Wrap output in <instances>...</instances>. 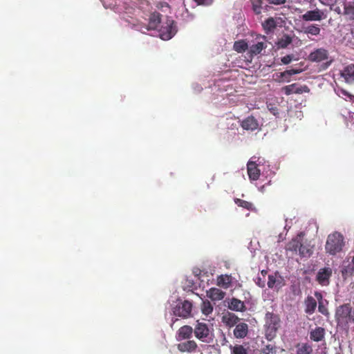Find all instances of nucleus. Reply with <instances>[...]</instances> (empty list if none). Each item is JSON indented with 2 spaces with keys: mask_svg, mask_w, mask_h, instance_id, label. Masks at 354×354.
Wrapping results in <instances>:
<instances>
[{
  "mask_svg": "<svg viewBox=\"0 0 354 354\" xmlns=\"http://www.w3.org/2000/svg\"><path fill=\"white\" fill-rule=\"evenodd\" d=\"M241 127L247 131H254L258 129L259 123L254 117L250 115L241 122Z\"/></svg>",
  "mask_w": 354,
  "mask_h": 354,
  "instance_id": "13",
  "label": "nucleus"
},
{
  "mask_svg": "<svg viewBox=\"0 0 354 354\" xmlns=\"http://www.w3.org/2000/svg\"><path fill=\"white\" fill-rule=\"evenodd\" d=\"M320 31H321V29L319 27V26L315 25V24H311V25L307 26L306 28H305V29L304 30V33L308 34V35H311L313 36H317V35H319Z\"/></svg>",
  "mask_w": 354,
  "mask_h": 354,
  "instance_id": "29",
  "label": "nucleus"
},
{
  "mask_svg": "<svg viewBox=\"0 0 354 354\" xmlns=\"http://www.w3.org/2000/svg\"><path fill=\"white\" fill-rule=\"evenodd\" d=\"M178 320V318H172V319H171V327H173V325L174 324V323H175L176 322H177Z\"/></svg>",
  "mask_w": 354,
  "mask_h": 354,
  "instance_id": "50",
  "label": "nucleus"
},
{
  "mask_svg": "<svg viewBox=\"0 0 354 354\" xmlns=\"http://www.w3.org/2000/svg\"><path fill=\"white\" fill-rule=\"evenodd\" d=\"M351 313V305L344 304L339 306L335 312V319L338 324L349 323V315Z\"/></svg>",
  "mask_w": 354,
  "mask_h": 354,
  "instance_id": "5",
  "label": "nucleus"
},
{
  "mask_svg": "<svg viewBox=\"0 0 354 354\" xmlns=\"http://www.w3.org/2000/svg\"><path fill=\"white\" fill-rule=\"evenodd\" d=\"M268 286L269 288H280L281 286V281L280 279H277L276 274H270L268 275Z\"/></svg>",
  "mask_w": 354,
  "mask_h": 354,
  "instance_id": "28",
  "label": "nucleus"
},
{
  "mask_svg": "<svg viewBox=\"0 0 354 354\" xmlns=\"http://www.w3.org/2000/svg\"><path fill=\"white\" fill-rule=\"evenodd\" d=\"M344 245V237L339 232H334L328 236L325 250L330 255H335L342 251Z\"/></svg>",
  "mask_w": 354,
  "mask_h": 354,
  "instance_id": "2",
  "label": "nucleus"
},
{
  "mask_svg": "<svg viewBox=\"0 0 354 354\" xmlns=\"http://www.w3.org/2000/svg\"><path fill=\"white\" fill-rule=\"evenodd\" d=\"M234 203L239 206L241 207L248 210H252L253 209V204L250 202L240 199L235 198Z\"/></svg>",
  "mask_w": 354,
  "mask_h": 354,
  "instance_id": "31",
  "label": "nucleus"
},
{
  "mask_svg": "<svg viewBox=\"0 0 354 354\" xmlns=\"http://www.w3.org/2000/svg\"><path fill=\"white\" fill-rule=\"evenodd\" d=\"M233 48L237 53H241L245 52L248 48V45L245 40L241 39L234 42Z\"/></svg>",
  "mask_w": 354,
  "mask_h": 354,
  "instance_id": "27",
  "label": "nucleus"
},
{
  "mask_svg": "<svg viewBox=\"0 0 354 354\" xmlns=\"http://www.w3.org/2000/svg\"><path fill=\"white\" fill-rule=\"evenodd\" d=\"M315 297L317 299V300L319 301H322V295L319 292H315Z\"/></svg>",
  "mask_w": 354,
  "mask_h": 354,
  "instance_id": "49",
  "label": "nucleus"
},
{
  "mask_svg": "<svg viewBox=\"0 0 354 354\" xmlns=\"http://www.w3.org/2000/svg\"><path fill=\"white\" fill-rule=\"evenodd\" d=\"M270 4L281 5L286 3V0H267Z\"/></svg>",
  "mask_w": 354,
  "mask_h": 354,
  "instance_id": "45",
  "label": "nucleus"
},
{
  "mask_svg": "<svg viewBox=\"0 0 354 354\" xmlns=\"http://www.w3.org/2000/svg\"><path fill=\"white\" fill-rule=\"evenodd\" d=\"M192 303L188 300L178 302L173 308V315L183 319L192 317Z\"/></svg>",
  "mask_w": 354,
  "mask_h": 354,
  "instance_id": "3",
  "label": "nucleus"
},
{
  "mask_svg": "<svg viewBox=\"0 0 354 354\" xmlns=\"http://www.w3.org/2000/svg\"><path fill=\"white\" fill-rule=\"evenodd\" d=\"M248 333V326L245 323H239L236 325L234 330V335L236 338L242 339L247 336Z\"/></svg>",
  "mask_w": 354,
  "mask_h": 354,
  "instance_id": "18",
  "label": "nucleus"
},
{
  "mask_svg": "<svg viewBox=\"0 0 354 354\" xmlns=\"http://www.w3.org/2000/svg\"><path fill=\"white\" fill-rule=\"evenodd\" d=\"M198 5L208 6L212 3V0H194Z\"/></svg>",
  "mask_w": 354,
  "mask_h": 354,
  "instance_id": "44",
  "label": "nucleus"
},
{
  "mask_svg": "<svg viewBox=\"0 0 354 354\" xmlns=\"http://www.w3.org/2000/svg\"><path fill=\"white\" fill-rule=\"evenodd\" d=\"M263 354H275L276 347L271 344H268L261 350Z\"/></svg>",
  "mask_w": 354,
  "mask_h": 354,
  "instance_id": "36",
  "label": "nucleus"
},
{
  "mask_svg": "<svg viewBox=\"0 0 354 354\" xmlns=\"http://www.w3.org/2000/svg\"><path fill=\"white\" fill-rule=\"evenodd\" d=\"M263 26L265 30L270 31L276 27L275 21L272 18H269L265 21L263 24Z\"/></svg>",
  "mask_w": 354,
  "mask_h": 354,
  "instance_id": "33",
  "label": "nucleus"
},
{
  "mask_svg": "<svg viewBox=\"0 0 354 354\" xmlns=\"http://www.w3.org/2000/svg\"><path fill=\"white\" fill-rule=\"evenodd\" d=\"M257 284L258 285V286H259L261 288H264L265 287V281H261V278H258Z\"/></svg>",
  "mask_w": 354,
  "mask_h": 354,
  "instance_id": "48",
  "label": "nucleus"
},
{
  "mask_svg": "<svg viewBox=\"0 0 354 354\" xmlns=\"http://www.w3.org/2000/svg\"><path fill=\"white\" fill-rule=\"evenodd\" d=\"M160 24V14H153L150 17L147 30H156Z\"/></svg>",
  "mask_w": 354,
  "mask_h": 354,
  "instance_id": "24",
  "label": "nucleus"
},
{
  "mask_svg": "<svg viewBox=\"0 0 354 354\" xmlns=\"http://www.w3.org/2000/svg\"><path fill=\"white\" fill-rule=\"evenodd\" d=\"M228 308L234 311L244 312L246 309L243 301L236 298H232L228 304Z\"/></svg>",
  "mask_w": 354,
  "mask_h": 354,
  "instance_id": "21",
  "label": "nucleus"
},
{
  "mask_svg": "<svg viewBox=\"0 0 354 354\" xmlns=\"http://www.w3.org/2000/svg\"><path fill=\"white\" fill-rule=\"evenodd\" d=\"M318 310L320 313H322L326 317H328L330 315L329 311L327 307L324 304L323 301H319L318 305Z\"/></svg>",
  "mask_w": 354,
  "mask_h": 354,
  "instance_id": "37",
  "label": "nucleus"
},
{
  "mask_svg": "<svg viewBox=\"0 0 354 354\" xmlns=\"http://www.w3.org/2000/svg\"><path fill=\"white\" fill-rule=\"evenodd\" d=\"M176 29L174 21L171 20L167 22V26L161 30V37L162 39H169L176 33Z\"/></svg>",
  "mask_w": 354,
  "mask_h": 354,
  "instance_id": "9",
  "label": "nucleus"
},
{
  "mask_svg": "<svg viewBox=\"0 0 354 354\" xmlns=\"http://www.w3.org/2000/svg\"><path fill=\"white\" fill-rule=\"evenodd\" d=\"M332 270L329 268H322L319 270L317 275V280L322 285H325L328 283L330 277L331 276Z\"/></svg>",
  "mask_w": 354,
  "mask_h": 354,
  "instance_id": "15",
  "label": "nucleus"
},
{
  "mask_svg": "<svg viewBox=\"0 0 354 354\" xmlns=\"http://www.w3.org/2000/svg\"><path fill=\"white\" fill-rule=\"evenodd\" d=\"M201 311H202L203 314H204L205 315H208L212 313L213 306H212V304L210 303V301H209L208 300L203 301L202 306H201Z\"/></svg>",
  "mask_w": 354,
  "mask_h": 354,
  "instance_id": "32",
  "label": "nucleus"
},
{
  "mask_svg": "<svg viewBox=\"0 0 354 354\" xmlns=\"http://www.w3.org/2000/svg\"><path fill=\"white\" fill-rule=\"evenodd\" d=\"M343 14L347 16L349 19L354 20V4H345Z\"/></svg>",
  "mask_w": 354,
  "mask_h": 354,
  "instance_id": "30",
  "label": "nucleus"
},
{
  "mask_svg": "<svg viewBox=\"0 0 354 354\" xmlns=\"http://www.w3.org/2000/svg\"><path fill=\"white\" fill-rule=\"evenodd\" d=\"M335 11H336L338 14H340V13H341V10H340V8H337L335 9Z\"/></svg>",
  "mask_w": 354,
  "mask_h": 354,
  "instance_id": "52",
  "label": "nucleus"
},
{
  "mask_svg": "<svg viewBox=\"0 0 354 354\" xmlns=\"http://www.w3.org/2000/svg\"><path fill=\"white\" fill-rule=\"evenodd\" d=\"M257 42L249 48L248 54L252 59L253 57L259 55L263 50L267 48V41L266 36L258 35L256 37Z\"/></svg>",
  "mask_w": 354,
  "mask_h": 354,
  "instance_id": "6",
  "label": "nucleus"
},
{
  "mask_svg": "<svg viewBox=\"0 0 354 354\" xmlns=\"http://www.w3.org/2000/svg\"><path fill=\"white\" fill-rule=\"evenodd\" d=\"M281 319L277 314L267 312L265 315L266 338L271 341L273 339L280 327Z\"/></svg>",
  "mask_w": 354,
  "mask_h": 354,
  "instance_id": "1",
  "label": "nucleus"
},
{
  "mask_svg": "<svg viewBox=\"0 0 354 354\" xmlns=\"http://www.w3.org/2000/svg\"><path fill=\"white\" fill-rule=\"evenodd\" d=\"M319 1L324 6H328L330 3L333 4L334 3H336L337 0H319Z\"/></svg>",
  "mask_w": 354,
  "mask_h": 354,
  "instance_id": "46",
  "label": "nucleus"
},
{
  "mask_svg": "<svg viewBox=\"0 0 354 354\" xmlns=\"http://www.w3.org/2000/svg\"><path fill=\"white\" fill-rule=\"evenodd\" d=\"M324 12L318 8L308 10L301 18L304 21H320L324 18Z\"/></svg>",
  "mask_w": 354,
  "mask_h": 354,
  "instance_id": "8",
  "label": "nucleus"
},
{
  "mask_svg": "<svg viewBox=\"0 0 354 354\" xmlns=\"http://www.w3.org/2000/svg\"><path fill=\"white\" fill-rule=\"evenodd\" d=\"M292 42L291 37L288 35H284L278 42L279 47L282 48H286Z\"/></svg>",
  "mask_w": 354,
  "mask_h": 354,
  "instance_id": "34",
  "label": "nucleus"
},
{
  "mask_svg": "<svg viewBox=\"0 0 354 354\" xmlns=\"http://www.w3.org/2000/svg\"><path fill=\"white\" fill-rule=\"evenodd\" d=\"M251 2L253 6L254 11L257 14L260 13L262 1L261 0H251Z\"/></svg>",
  "mask_w": 354,
  "mask_h": 354,
  "instance_id": "38",
  "label": "nucleus"
},
{
  "mask_svg": "<svg viewBox=\"0 0 354 354\" xmlns=\"http://www.w3.org/2000/svg\"><path fill=\"white\" fill-rule=\"evenodd\" d=\"M352 263H353V267H354V256H353V259H352Z\"/></svg>",
  "mask_w": 354,
  "mask_h": 354,
  "instance_id": "54",
  "label": "nucleus"
},
{
  "mask_svg": "<svg viewBox=\"0 0 354 354\" xmlns=\"http://www.w3.org/2000/svg\"><path fill=\"white\" fill-rule=\"evenodd\" d=\"M300 64H301L300 67H296V68L291 67L288 70H286L284 72V74H287L288 75H292L299 74V73H301L304 71V68H301V66L304 65V64L300 63Z\"/></svg>",
  "mask_w": 354,
  "mask_h": 354,
  "instance_id": "35",
  "label": "nucleus"
},
{
  "mask_svg": "<svg viewBox=\"0 0 354 354\" xmlns=\"http://www.w3.org/2000/svg\"><path fill=\"white\" fill-rule=\"evenodd\" d=\"M293 58H294L293 55H287L281 57V61L283 64H288L292 62Z\"/></svg>",
  "mask_w": 354,
  "mask_h": 354,
  "instance_id": "42",
  "label": "nucleus"
},
{
  "mask_svg": "<svg viewBox=\"0 0 354 354\" xmlns=\"http://www.w3.org/2000/svg\"><path fill=\"white\" fill-rule=\"evenodd\" d=\"M328 58V52L324 48H317L311 52L308 59L313 62H321L325 61Z\"/></svg>",
  "mask_w": 354,
  "mask_h": 354,
  "instance_id": "7",
  "label": "nucleus"
},
{
  "mask_svg": "<svg viewBox=\"0 0 354 354\" xmlns=\"http://www.w3.org/2000/svg\"><path fill=\"white\" fill-rule=\"evenodd\" d=\"M302 239L303 237L301 234H299L296 237L293 238L287 243L286 246V251H290L295 254H297L299 248L301 247V242Z\"/></svg>",
  "mask_w": 354,
  "mask_h": 354,
  "instance_id": "11",
  "label": "nucleus"
},
{
  "mask_svg": "<svg viewBox=\"0 0 354 354\" xmlns=\"http://www.w3.org/2000/svg\"><path fill=\"white\" fill-rule=\"evenodd\" d=\"M325 335V328L321 326H317L310 332V339L313 342H321L324 339Z\"/></svg>",
  "mask_w": 354,
  "mask_h": 354,
  "instance_id": "16",
  "label": "nucleus"
},
{
  "mask_svg": "<svg viewBox=\"0 0 354 354\" xmlns=\"http://www.w3.org/2000/svg\"><path fill=\"white\" fill-rule=\"evenodd\" d=\"M341 76L348 84L354 83V64H350L341 71Z\"/></svg>",
  "mask_w": 354,
  "mask_h": 354,
  "instance_id": "14",
  "label": "nucleus"
},
{
  "mask_svg": "<svg viewBox=\"0 0 354 354\" xmlns=\"http://www.w3.org/2000/svg\"><path fill=\"white\" fill-rule=\"evenodd\" d=\"M296 354H311L313 347L308 343H298L296 345Z\"/></svg>",
  "mask_w": 354,
  "mask_h": 354,
  "instance_id": "22",
  "label": "nucleus"
},
{
  "mask_svg": "<svg viewBox=\"0 0 354 354\" xmlns=\"http://www.w3.org/2000/svg\"><path fill=\"white\" fill-rule=\"evenodd\" d=\"M248 174L251 180H257L260 176V169L258 165L252 160H249L247 164Z\"/></svg>",
  "mask_w": 354,
  "mask_h": 354,
  "instance_id": "10",
  "label": "nucleus"
},
{
  "mask_svg": "<svg viewBox=\"0 0 354 354\" xmlns=\"http://www.w3.org/2000/svg\"><path fill=\"white\" fill-rule=\"evenodd\" d=\"M230 354H249V347L242 344L230 345Z\"/></svg>",
  "mask_w": 354,
  "mask_h": 354,
  "instance_id": "26",
  "label": "nucleus"
},
{
  "mask_svg": "<svg viewBox=\"0 0 354 354\" xmlns=\"http://www.w3.org/2000/svg\"><path fill=\"white\" fill-rule=\"evenodd\" d=\"M297 252L301 257H309L313 254V250L309 244L303 243L301 240V247L299 248Z\"/></svg>",
  "mask_w": 354,
  "mask_h": 354,
  "instance_id": "25",
  "label": "nucleus"
},
{
  "mask_svg": "<svg viewBox=\"0 0 354 354\" xmlns=\"http://www.w3.org/2000/svg\"><path fill=\"white\" fill-rule=\"evenodd\" d=\"M194 333L195 337L203 342L209 343L212 340V334L205 323L197 322Z\"/></svg>",
  "mask_w": 354,
  "mask_h": 354,
  "instance_id": "4",
  "label": "nucleus"
},
{
  "mask_svg": "<svg viewBox=\"0 0 354 354\" xmlns=\"http://www.w3.org/2000/svg\"><path fill=\"white\" fill-rule=\"evenodd\" d=\"M285 91V94L286 95H289L290 94H292V93H302L304 91V92H308L310 90H284Z\"/></svg>",
  "mask_w": 354,
  "mask_h": 354,
  "instance_id": "43",
  "label": "nucleus"
},
{
  "mask_svg": "<svg viewBox=\"0 0 354 354\" xmlns=\"http://www.w3.org/2000/svg\"><path fill=\"white\" fill-rule=\"evenodd\" d=\"M193 332V328L190 326L185 325L178 329L176 339L178 341L188 339L192 336Z\"/></svg>",
  "mask_w": 354,
  "mask_h": 354,
  "instance_id": "12",
  "label": "nucleus"
},
{
  "mask_svg": "<svg viewBox=\"0 0 354 354\" xmlns=\"http://www.w3.org/2000/svg\"><path fill=\"white\" fill-rule=\"evenodd\" d=\"M261 274L265 277L266 274H267V271L266 270H262L261 271Z\"/></svg>",
  "mask_w": 354,
  "mask_h": 354,
  "instance_id": "53",
  "label": "nucleus"
},
{
  "mask_svg": "<svg viewBox=\"0 0 354 354\" xmlns=\"http://www.w3.org/2000/svg\"><path fill=\"white\" fill-rule=\"evenodd\" d=\"M305 313L308 315H312L315 313L316 308L317 306V301L312 296H308L305 301Z\"/></svg>",
  "mask_w": 354,
  "mask_h": 354,
  "instance_id": "19",
  "label": "nucleus"
},
{
  "mask_svg": "<svg viewBox=\"0 0 354 354\" xmlns=\"http://www.w3.org/2000/svg\"><path fill=\"white\" fill-rule=\"evenodd\" d=\"M232 283V277L230 275H220L217 278V286L223 288H228Z\"/></svg>",
  "mask_w": 354,
  "mask_h": 354,
  "instance_id": "23",
  "label": "nucleus"
},
{
  "mask_svg": "<svg viewBox=\"0 0 354 354\" xmlns=\"http://www.w3.org/2000/svg\"><path fill=\"white\" fill-rule=\"evenodd\" d=\"M293 86H294V84H291V85H289V86H286L283 88L288 89V88H290V87H293Z\"/></svg>",
  "mask_w": 354,
  "mask_h": 354,
  "instance_id": "51",
  "label": "nucleus"
},
{
  "mask_svg": "<svg viewBox=\"0 0 354 354\" xmlns=\"http://www.w3.org/2000/svg\"><path fill=\"white\" fill-rule=\"evenodd\" d=\"M177 348L180 352L192 353L196 350L197 344L194 340H188L178 344Z\"/></svg>",
  "mask_w": 354,
  "mask_h": 354,
  "instance_id": "17",
  "label": "nucleus"
},
{
  "mask_svg": "<svg viewBox=\"0 0 354 354\" xmlns=\"http://www.w3.org/2000/svg\"><path fill=\"white\" fill-rule=\"evenodd\" d=\"M228 321H227V324H236L237 322L239 321V317L232 313L228 314Z\"/></svg>",
  "mask_w": 354,
  "mask_h": 354,
  "instance_id": "40",
  "label": "nucleus"
},
{
  "mask_svg": "<svg viewBox=\"0 0 354 354\" xmlns=\"http://www.w3.org/2000/svg\"><path fill=\"white\" fill-rule=\"evenodd\" d=\"M268 108L270 113H272L274 115L278 117L279 115V109L277 106L272 105L271 104H268Z\"/></svg>",
  "mask_w": 354,
  "mask_h": 354,
  "instance_id": "41",
  "label": "nucleus"
},
{
  "mask_svg": "<svg viewBox=\"0 0 354 354\" xmlns=\"http://www.w3.org/2000/svg\"><path fill=\"white\" fill-rule=\"evenodd\" d=\"M349 322L354 323V308L352 309L351 307V313L349 315Z\"/></svg>",
  "mask_w": 354,
  "mask_h": 354,
  "instance_id": "47",
  "label": "nucleus"
},
{
  "mask_svg": "<svg viewBox=\"0 0 354 354\" xmlns=\"http://www.w3.org/2000/svg\"><path fill=\"white\" fill-rule=\"evenodd\" d=\"M337 92V95H338L339 97H348L350 100H352L353 96L351 94H349L346 90H335Z\"/></svg>",
  "mask_w": 354,
  "mask_h": 354,
  "instance_id": "39",
  "label": "nucleus"
},
{
  "mask_svg": "<svg viewBox=\"0 0 354 354\" xmlns=\"http://www.w3.org/2000/svg\"><path fill=\"white\" fill-rule=\"evenodd\" d=\"M207 296L212 301H220L225 297V292L221 289L216 288H211L209 290L207 291Z\"/></svg>",
  "mask_w": 354,
  "mask_h": 354,
  "instance_id": "20",
  "label": "nucleus"
}]
</instances>
